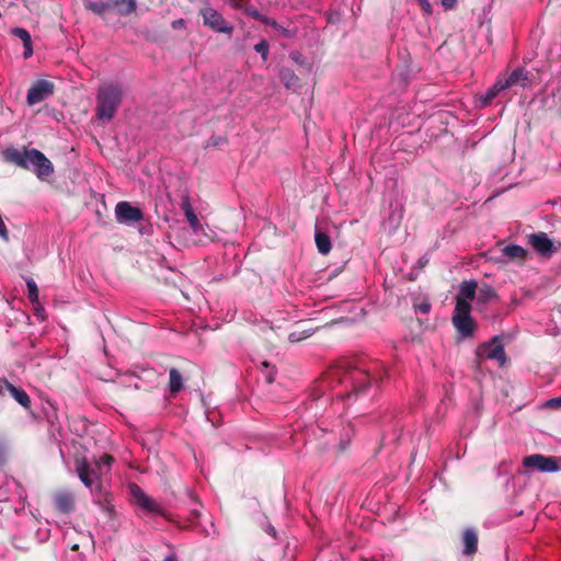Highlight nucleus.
Here are the masks:
<instances>
[{
	"label": "nucleus",
	"instance_id": "nucleus-10",
	"mask_svg": "<svg viewBox=\"0 0 561 561\" xmlns=\"http://www.w3.org/2000/svg\"><path fill=\"white\" fill-rule=\"evenodd\" d=\"M54 93V84L47 80H37L27 91L26 101L28 105H35Z\"/></svg>",
	"mask_w": 561,
	"mask_h": 561
},
{
	"label": "nucleus",
	"instance_id": "nucleus-33",
	"mask_svg": "<svg viewBox=\"0 0 561 561\" xmlns=\"http://www.w3.org/2000/svg\"><path fill=\"white\" fill-rule=\"evenodd\" d=\"M245 14L250 15L251 18L259 20L263 23V20L266 19V15H263L257 9L250 7L244 9Z\"/></svg>",
	"mask_w": 561,
	"mask_h": 561
},
{
	"label": "nucleus",
	"instance_id": "nucleus-27",
	"mask_svg": "<svg viewBox=\"0 0 561 561\" xmlns=\"http://www.w3.org/2000/svg\"><path fill=\"white\" fill-rule=\"evenodd\" d=\"M113 5L107 3V2H103V1H90L85 4V7L91 10L92 12L96 13V14H104Z\"/></svg>",
	"mask_w": 561,
	"mask_h": 561
},
{
	"label": "nucleus",
	"instance_id": "nucleus-17",
	"mask_svg": "<svg viewBox=\"0 0 561 561\" xmlns=\"http://www.w3.org/2000/svg\"><path fill=\"white\" fill-rule=\"evenodd\" d=\"M478 291V283L474 279L462 282L459 286V295L456 301H465L470 304L476 298Z\"/></svg>",
	"mask_w": 561,
	"mask_h": 561
},
{
	"label": "nucleus",
	"instance_id": "nucleus-22",
	"mask_svg": "<svg viewBox=\"0 0 561 561\" xmlns=\"http://www.w3.org/2000/svg\"><path fill=\"white\" fill-rule=\"evenodd\" d=\"M314 241H316L317 249L321 254L325 255L331 251V248H332L331 240L327 233H324L320 230H317L316 234H314Z\"/></svg>",
	"mask_w": 561,
	"mask_h": 561
},
{
	"label": "nucleus",
	"instance_id": "nucleus-45",
	"mask_svg": "<svg viewBox=\"0 0 561 561\" xmlns=\"http://www.w3.org/2000/svg\"><path fill=\"white\" fill-rule=\"evenodd\" d=\"M266 381H267L268 383H271V382H273V381H274V373H268V374L266 375Z\"/></svg>",
	"mask_w": 561,
	"mask_h": 561
},
{
	"label": "nucleus",
	"instance_id": "nucleus-36",
	"mask_svg": "<svg viewBox=\"0 0 561 561\" xmlns=\"http://www.w3.org/2000/svg\"><path fill=\"white\" fill-rule=\"evenodd\" d=\"M0 238L3 239L4 241L9 240L8 229H7V226H5L1 215H0Z\"/></svg>",
	"mask_w": 561,
	"mask_h": 561
},
{
	"label": "nucleus",
	"instance_id": "nucleus-23",
	"mask_svg": "<svg viewBox=\"0 0 561 561\" xmlns=\"http://www.w3.org/2000/svg\"><path fill=\"white\" fill-rule=\"evenodd\" d=\"M169 389L172 394L178 393L183 388V378L176 368H171L169 371Z\"/></svg>",
	"mask_w": 561,
	"mask_h": 561
},
{
	"label": "nucleus",
	"instance_id": "nucleus-20",
	"mask_svg": "<svg viewBox=\"0 0 561 561\" xmlns=\"http://www.w3.org/2000/svg\"><path fill=\"white\" fill-rule=\"evenodd\" d=\"M497 298V294L494 288L488 284H483L478 287L477 291V306L480 308Z\"/></svg>",
	"mask_w": 561,
	"mask_h": 561
},
{
	"label": "nucleus",
	"instance_id": "nucleus-50",
	"mask_svg": "<svg viewBox=\"0 0 561 561\" xmlns=\"http://www.w3.org/2000/svg\"><path fill=\"white\" fill-rule=\"evenodd\" d=\"M72 549H73V550H77V549H78V545H75V546L72 547Z\"/></svg>",
	"mask_w": 561,
	"mask_h": 561
},
{
	"label": "nucleus",
	"instance_id": "nucleus-26",
	"mask_svg": "<svg viewBox=\"0 0 561 561\" xmlns=\"http://www.w3.org/2000/svg\"><path fill=\"white\" fill-rule=\"evenodd\" d=\"M119 13L123 15H128L136 10L137 3L136 0H114L113 5H121Z\"/></svg>",
	"mask_w": 561,
	"mask_h": 561
},
{
	"label": "nucleus",
	"instance_id": "nucleus-12",
	"mask_svg": "<svg viewBox=\"0 0 561 561\" xmlns=\"http://www.w3.org/2000/svg\"><path fill=\"white\" fill-rule=\"evenodd\" d=\"M527 256V250L517 244H508L500 249L499 254H493L490 260L495 263L507 264L515 260H525Z\"/></svg>",
	"mask_w": 561,
	"mask_h": 561
},
{
	"label": "nucleus",
	"instance_id": "nucleus-16",
	"mask_svg": "<svg viewBox=\"0 0 561 561\" xmlns=\"http://www.w3.org/2000/svg\"><path fill=\"white\" fill-rule=\"evenodd\" d=\"M462 553L471 556L477 551L478 548V533L474 528H467L462 533Z\"/></svg>",
	"mask_w": 561,
	"mask_h": 561
},
{
	"label": "nucleus",
	"instance_id": "nucleus-6",
	"mask_svg": "<svg viewBox=\"0 0 561 561\" xmlns=\"http://www.w3.org/2000/svg\"><path fill=\"white\" fill-rule=\"evenodd\" d=\"M205 26L211 28L216 33L231 34L233 26L225 20L221 13L216 9L205 5L199 9Z\"/></svg>",
	"mask_w": 561,
	"mask_h": 561
},
{
	"label": "nucleus",
	"instance_id": "nucleus-1",
	"mask_svg": "<svg viewBox=\"0 0 561 561\" xmlns=\"http://www.w3.org/2000/svg\"><path fill=\"white\" fill-rule=\"evenodd\" d=\"M4 157L18 167L33 170L39 179L50 175L54 171L51 162L37 149L19 150L10 148L5 150Z\"/></svg>",
	"mask_w": 561,
	"mask_h": 561
},
{
	"label": "nucleus",
	"instance_id": "nucleus-44",
	"mask_svg": "<svg viewBox=\"0 0 561 561\" xmlns=\"http://www.w3.org/2000/svg\"><path fill=\"white\" fill-rule=\"evenodd\" d=\"M350 391H345V392H341V393H337L336 397L340 398V399H345L347 397H350Z\"/></svg>",
	"mask_w": 561,
	"mask_h": 561
},
{
	"label": "nucleus",
	"instance_id": "nucleus-34",
	"mask_svg": "<svg viewBox=\"0 0 561 561\" xmlns=\"http://www.w3.org/2000/svg\"><path fill=\"white\" fill-rule=\"evenodd\" d=\"M543 407L548 409L561 410V397L547 400Z\"/></svg>",
	"mask_w": 561,
	"mask_h": 561
},
{
	"label": "nucleus",
	"instance_id": "nucleus-49",
	"mask_svg": "<svg viewBox=\"0 0 561 561\" xmlns=\"http://www.w3.org/2000/svg\"><path fill=\"white\" fill-rule=\"evenodd\" d=\"M264 367H268V364L266 362H263L262 364Z\"/></svg>",
	"mask_w": 561,
	"mask_h": 561
},
{
	"label": "nucleus",
	"instance_id": "nucleus-47",
	"mask_svg": "<svg viewBox=\"0 0 561 561\" xmlns=\"http://www.w3.org/2000/svg\"><path fill=\"white\" fill-rule=\"evenodd\" d=\"M44 313V309L42 307L36 308V316L42 317Z\"/></svg>",
	"mask_w": 561,
	"mask_h": 561
},
{
	"label": "nucleus",
	"instance_id": "nucleus-30",
	"mask_svg": "<svg viewBox=\"0 0 561 561\" xmlns=\"http://www.w3.org/2000/svg\"><path fill=\"white\" fill-rule=\"evenodd\" d=\"M11 34L14 35L15 37L20 38L23 42V45L27 44L28 42L32 41L30 33L25 28H22V27L12 28Z\"/></svg>",
	"mask_w": 561,
	"mask_h": 561
},
{
	"label": "nucleus",
	"instance_id": "nucleus-37",
	"mask_svg": "<svg viewBox=\"0 0 561 561\" xmlns=\"http://www.w3.org/2000/svg\"><path fill=\"white\" fill-rule=\"evenodd\" d=\"M415 310L425 314V313L430 312L431 304L427 301H423L415 306Z\"/></svg>",
	"mask_w": 561,
	"mask_h": 561
},
{
	"label": "nucleus",
	"instance_id": "nucleus-31",
	"mask_svg": "<svg viewBox=\"0 0 561 561\" xmlns=\"http://www.w3.org/2000/svg\"><path fill=\"white\" fill-rule=\"evenodd\" d=\"M268 43L265 39L260 41L257 44L254 45V50L261 55L262 59L266 61L268 56Z\"/></svg>",
	"mask_w": 561,
	"mask_h": 561
},
{
	"label": "nucleus",
	"instance_id": "nucleus-13",
	"mask_svg": "<svg viewBox=\"0 0 561 561\" xmlns=\"http://www.w3.org/2000/svg\"><path fill=\"white\" fill-rule=\"evenodd\" d=\"M116 219L118 222H137L141 220L142 213L139 208L131 206L127 202H121L115 208Z\"/></svg>",
	"mask_w": 561,
	"mask_h": 561
},
{
	"label": "nucleus",
	"instance_id": "nucleus-8",
	"mask_svg": "<svg viewBox=\"0 0 561 561\" xmlns=\"http://www.w3.org/2000/svg\"><path fill=\"white\" fill-rule=\"evenodd\" d=\"M527 238L534 251L543 257H550L561 245L556 244L545 232L530 233Z\"/></svg>",
	"mask_w": 561,
	"mask_h": 561
},
{
	"label": "nucleus",
	"instance_id": "nucleus-15",
	"mask_svg": "<svg viewBox=\"0 0 561 561\" xmlns=\"http://www.w3.org/2000/svg\"><path fill=\"white\" fill-rule=\"evenodd\" d=\"M4 391H8L12 398L21 404L23 408L28 409L31 405V399L28 394L21 388L15 387L11 382L4 380L0 385V394H3Z\"/></svg>",
	"mask_w": 561,
	"mask_h": 561
},
{
	"label": "nucleus",
	"instance_id": "nucleus-2",
	"mask_svg": "<svg viewBox=\"0 0 561 561\" xmlns=\"http://www.w3.org/2000/svg\"><path fill=\"white\" fill-rule=\"evenodd\" d=\"M123 96V88L119 83H104L100 85L96 94V116L103 122H110L121 102Z\"/></svg>",
	"mask_w": 561,
	"mask_h": 561
},
{
	"label": "nucleus",
	"instance_id": "nucleus-48",
	"mask_svg": "<svg viewBox=\"0 0 561 561\" xmlns=\"http://www.w3.org/2000/svg\"><path fill=\"white\" fill-rule=\"evenodd\" d=\"M218 144H219L218 139H214V138L210 139V145L217 146Z\"/></svg>",
	"mask_w": 561,
	"mask_h": 561
},
{
	"label": "nucleus",
	"instance_id": "nucleus-38",
	"mask_svg": "<svg viewBox=\"0 0 561 561\" xmlns=\"http://www.w3.org/2000/svg\"><path fill=\"white\" fill-rule=\"evenodd\" d=\"M24 58H28L32 56L33 54V47H32V41L28 42L27 44H24Z\"/></svg>",
	"mask_w": 561,
	"mask_h": 561
},
{
	"label": "nucleus",
	"instance_id": "nucleus-14",
	"mask_svg": "<svg viewBox=\"0 0 561 561\" xmlns=\"http://www.w3.org/2000/svg\"><path fill=\"white\" fill-rule=\"evenodd\" d=\"M53 503L55 508L62 514H70L76 508L75 495L68 490H60L54 493Z\"/></svg>",
	"mask_w": 561,
	"mask_h": 561
},
{
	"label": "nucleus",
	"instance_id": "nucleus-7",
	"mask_svg": "<svg viewBox=\"0 0 561 561\" xmlns=\"http://www.w3.org/2000/svg\"><path fill=\"white\" fill-rule=\"evenodd\" d=\"M523 466L527 470H534L539 472H557L560 470V467L554 457L545 456L541 454H533L524 457Z\"/></svg>",
	"mask_w": 561,
	"mask_h": 561
},
{
	"label": "nucleus",
	"instance_id": "nucleus-4",
	"mask_svg": "<svg viewBox=\"0 0 561 561\" xmlns=\"http://www.w3.org/2000/svg\"><path fill=\"white\" fill-rule=\"evenodd\" d=\"M328 379H339V382L351 387L352 391L358 393L363 392L370 381V377L360 369H346L344 367L333 368L328 376Z\"/></svg>",
	"mask_w": 561,
	"mask_h": 561
},
{
	"label": "nucleus",
	"instance_id": "nucleus-32",
	"mask_svg": "<svg viewBox=\"0 0 561 561\" xmlns=\"http://www.w3.org/2000/svg\"><path fill=\"white\" fill-rule=\"evenodd\" d=\"M312 334L311 331H301V332H291L289 335H288V340L291 342V343H296V342H300L307 337H309L310 335Z\"/></svg>",
	"mask_w": 561,
	"mask_h": 561
},
{
	"label": "nucleus",
	"instance_id": "nucleus-3",
	"mask_svg": "<svg viewBox=\"0 0 561 561\" xmlns=\"http://www.w3.org/2000/svg\"><path fill=\"white\" fill-rule=\"evenodd\" d=\"M113 458L108 455L101 456L91 465L87 459H77L76 470L79 479L87 488H92L95 480L106 474L112 465Z\"/></svg>",
	"mask_w": 561,
	"mask_h": 561
},
{
	"label": "nucleus",
	"instance_id": "nucleus-42",
	"mask_svg": "<svg viewBox=\"0 0 561 561\" xmlns=\"http://www.w3.org/2000/svg\"><path fill=\"white\" fill-rule=\"evenodd\" d=\"M290 58L295 61V62H301V54L298 53V51H293L290 53Z\"/></svg>",
	"mask_w": 561,
	"mask_h": 561
},
{
	"label": "nucleus",
	"instance_id": "nucleus-39",
	"mask_svg": "<svg viewBox=\"0 0 561 561\" xmlns=\"http://www.w3.org/2000/svg\"><path fill=\"white\" fill-rule=\"evenodd\" d=\"M7 446L3 440L0 439V465L3 463L5 457Z\"/></svg>",
	"mask_w": 561,
	"mask_h": 561
},
{
	"label": "nucleus",
	"instance_id": "nucleus-18",
	"mask_svg": "<svg viewBox=\"0 0 561 561\" xmlns=\"http://www.w3.org/2000/svg\"><path fill=\"white\" fill-rule=\"evenodd\" d=\"M506 89L519 84L520 87H526L527 84V72L522 69L517 68L513 70L508 76L506 77H500Z\"/></svg>",
	"mask_w": 561,
	"mask_h": 561
},
{
	"label": "nucleus",
	"instance_id": "nucleus-43",
	"mask_svg": "<svg viewBox=\"0 0 561 561\" xmlns=\"http://www.w3.org/2000/svg\"><path fill=\"white\" fill-rule=\"evenodd\" d=\"M266 533H268L272 537H276V530L272 525H267Z\"/></svg>",
	"mask_w": 561,
	"mask_h": 561
},
{
	"label": "nucleus",
	"instance_id": "nucleus-25",
	"mask_svg": "<svg viewBox=\"0 0 561 561\" xmlns=\"http://www.w3.org/2000/svg\"><path fill=\"white\" fill-rule=\"evenodd\" d=\"M279 78L282 82L286 85L288 89H294L298 85L299 78L296 76V73L288 68H284L279 72Z\"/></svg>",
	"mask_w": 561,
	"mask_h": 561
},
{
	"label": "nucleus",
	"instance_id": "nucleus-40",
	"mask_svg": "<svg viewBox=\"0 0 561 561\" xmlns=\"http://www.w3.org/2000/svg\"><path fill=\"white\" fill-rule=\"evenodd\" d=\"M185 27V21L183 19H178L172 22V28L179 30Z\"/></svg>",
	"mask_w": 561,
	"mask_h": 561
},
{
	"label": "nucleus",
	"instance_id": "nucleus-41",
	"mask_svg": "<svg viewBox=\"0 0 561 561\" xmlns=\"http://www.w3.org/2000/svg\"><path fill=\"white\" fill-rule=\"evenodd\" d=\"M457 0H442V5L446 10H450L456 5Z\"/></svg>",
	"mask_w": 561,
	"mask_h": 561
},
{
	"label": "nucleus",
	"instance_id": "nucleus-29",
	"mask_svg": "<svg viewBox=\"0 0 561 561\" xmlns=\"http://www.w3.org/2000/svg\"><path fill=\"white\" fill-rule=\"evenodd\" d=\"M263 23L266 25H271L273 28H275L277 32H279L285 37L291 36V32L289 30L279 25L275 20H273L268 16H266V19L263 20Z\"/></svg>",
	"mask_w": 561,
	"mask_h": 561
},
{
	"label": "nucleus",
	"instance_id": "nucleus-21",
	"mask_svg": "<svg viewBox=\"0 0 561 561\" xmlns=\"http://www.w3.org/2000/svg\"><path fill=\"white\" fill-rule=\"evenodd\" d=\"M506 90V87L502 82L501 78H497L494 84L486 90V92L481 95L480 103L482 106L489 105L500 92Z\"/></svg>",
	"mask_w": 561,
	"mask_h": 561
},
{
	"label": "nucleus",
	"instance_id": "nucleus-46",
	"mask_svg": "<svg viewBox=\"0 0 561 561\" xmlns=\"http://www.w3.org/2000/svg\"><path fill=\"white\" fill-rule=\"evenodd\" d=\"M163 561H178L173 554L167 556Z\"/></svg>",
	"mask_w": 561,
	"mask_h": 561
},
{
	"label": "nucleus",
	"instance_id": "nucleus-28",
	"mask_svg": "<svg viewBox=\"0 0 561 561\" xmlns=\"http://www.w3.org/2000/svg\"><path fill=\"white\" fill-rule=\"evenodd\" d=\"M26 286L28 290V299L33 305L38 304V289L35 280L33 278L26 279Z\"/></svg>",
	"mask_w": 561,
	"mask_h": 561
},
{
	"label": "nucleus",
	"instance_id": "nucleus-35",
	"mask_svg": "<svg viewBox=\"0 0 561 561\" xmlns=\"http://www.w3.org/2000/svg\"><path fill=\"white\" fill-rule=\"evenodd\" d=\"M417 3L420 4L422 11L426 14V15H431L432 12H433V8H432V4L428 0H416Z\"/></svg>",
	"mask_w": 561,
	"mask_h": 561
},
{
	"label": "nucleus",
	"instance_id": "nucleus-9",
	"mask_svg": "<svg viewBox=\"0 0 561 561\" xmlns=\"http://www.w3.org/2000/svg\"><path fill=\"white\" fill-rule=\"evenodd\" d=\"M129 493L139 507H141L148 514H161L162 508L156 500L148 496L140 486L133 483L129 485Z\"/></svg>",
	"mask_w": 561,
	"mask_h": 561
},
{
	"label": "nucleus",
	"instance_id": "nucleus-5",
	"mask_svg": "<svg viewBox=\"0 0 561 561\" xmlns=\"http://www.w3.org/2000/svg\"><path fill=\"white\" fill-rule=\"evenodd\" d=\"M471 305L465 301H456L454 314L451 318L453 324L462 337L472 335L476 323L470 316Z\"/></svg>",
	"mask_w": 561,
	"mask_h": 561
},
{
	"label": "nucleus",
	"instance_id": "nucleus-19",
	"mask_svg": "<svg viewBox=\"0 0 561 561\" xmlns=\"http://www.w3.org/2000/svg\"><path fill=\"white\" fill-rule=\"evenodd\" d=\"M197 229H192V236L195 243L206 245L214 241L215 232L208 227L198 225Z\"/></svg>",
	"mask_w": 561,
	"mask_h": 561
},
{
	"label": "nucleus",
	"instance_id": "nucleus-24",
	"mask_svg": "<svg viewBox=\"0 0 561 561\" xmlns=\"http://www.w3.org/2000/svg\"><path fill=\"white\" fill-rule=\"evenodd\" d=\"M182 209L184 211V215L190 224L191 229H197L198 225H201L196 214L194 213V209L190 203L188 199H184L182 202Z\"/></svg>",
	"mask_w": 561,
	"mask_h": 561
},
{
	"label": "nucleus",
	"instance_id": "nucleus-11",
	"mask_svg": "<svg viewBox=\"0 0 561 561\" xmlns=\"http://www.w3.org/2000/svg\"><path fill=\"white\" fill-rule=\"evenodd\" d=\"M478 355L496 360L500 365H503L506 362L504 345L497 336H494L491 341L482 344L478 348Z\"/></svg>",
	"mask_w": 561,
	"mask_h": 561
}]
</instances>
